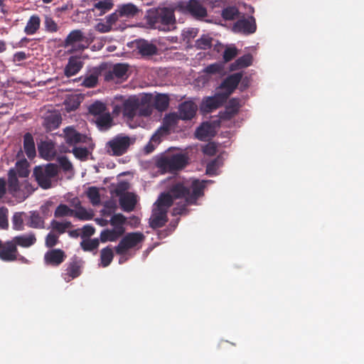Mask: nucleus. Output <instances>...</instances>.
Listing matches in <instances>:
<instances>
[{
  "mask_svg": "<svg viewBox=\"0 0 364 364\" xmlns=\"http://www.w3.org/2000/svg\"><path fill=\"white\" fill-rule=\"evenodd\" d=\"M100 240L97 238L85 239L80 242L82 249L85 252H92L97 249Z\"/></svg>",
  "mask_w": 364,
  "mask_h": 364,
  "instance_id": "nucleus-45",
  "label": "nucleus"
},
{
  "mask_svg": "<svg viewBox=\"0 0 364 364\" xmlns=\"http://www.w3.org/2000/svg\"><path fill=\"white\" fill-rule=\"evenodd\" d=\"M95 123L101 132L109 130L114 124L113 118L109 112L104 113L95 119Z\"/></svg>",
  "mask_w": 364,
  "mask_h": 364,
  "instance_id": "nucleus-25",
  "label": "nucleus"
},
{
  "mask_svg": "<svg viewBox=\"0 0 364 364\" xmlns=\"http://www.w3.org/2000/svg\"><path fill=\"white\" fill-rule=\"evenodd\" d=\"M155 165L161 173H173L171 155H163L158 157L155 161Z\"/></svg>",
  "mask_w": 364,
  "mask_h": 364,
  "instance_id": "nucleus-28",
  "label": "nucleus"
},
{
  "mask_svg": "<svg viewBox=\"0 0 364 364\" xmlns=\"http://www.w3.org/2000/svg\"><path fill=\"white\" fill-rule=\"evenodd\" d=\"M207 181L193 179L178 181L173 183L168 193H161L154 203L156 208H161L168 212L173 205V199L186 198L188 203L196 204L197 200L204 195Z\"/></svg>",
  "mask_w": 364,
  "mask_h": 364,
  "instance_id": "nucleus-1",
  "label": "nucleus"
},
{
  "mask_svg": "<svg viewBox=\"0 0 364 364\" xmlns=\"http://www.w3.org/2000/svg\"><path fill=\"white\" fill-rule=\"evenodd\" d=\"M181 119L176 112H171L165 115L163 119L162 129L166 132L175 128Z\"/></svg>",
  "mask_w": 364,
  "mask_h": 364,
  "instance_id": "nucleus-32",
  "label": "nucleus"
},
{
  "mask_svg": "<svg viewBox=\"0 0 364 364\" xmlns=\"http://www.w3.org/2000/svg\"><path fill=\"white\" fill-rule=\"evenodd\" d=\"M203 151L208 156H214L217 152V147L214 144L210 143L203 147Z\"/></svg>",
  "mask_w": 364,
  "mask_h": 364,
  "instance_id": "nucleus-63",
  "label": "nucleus"
},
{
  "mask_svg": "<svg viewBox=\"0 0 364 364\" xmlns=\"http://www.w3.org/2000/svg\"><path fill=\"white\" fill-rule=\"evenodd\" d=\"M120 18H122V16L117 9L114 13L106 17V21L107 23L112 27V26L114 25Z\"/></svg>",
  "mask_w": 364,
  "mask_h": 364,
  "instance_id": "nucleus-60",
  "label": "nucleus"
},
{
  "mask_svg": "<svg viewBox=\"0 0 364 364\" xmlns=\"http://www.w3.org/2000/svg\"><path fill=\"white\" fill-rule=\"evenodd\" d=\"M100 73V68H95L90 75L84 78L82 85L88 88L95 87L97 84Z\"/></svg>",
  "mask_w": 364,
  "mask_h": 364,
  "instance_id": "nucleus-39",
  "label": "nucleus"
},
{
  "mask_svg": "<svg viewBox=\"0 0 364 364\" xmlns=\"http://www.w3.org/2000/svg\"><path fill=\"white\" fill-rule=\"evenodd\" d=\"M113 6L112 0H101L94 4V8L100 11L99 15H102L111 10Z\"/></svg>",
  "mask_w": 364,
  "mask_h": 364,
  "instance_id": "nucleus-46",
  "label": "nucleus"
},
{
  "mask_svg": "<svg viewBox=\"0 0 364 364\" xmlns=\"http://www.w3.org/2000/svg\"><path fill=\"white\" fill-rule=\"evenodd\" d=\"M58 242V236L53 232H49L46 237V246L52 248Z\"/></svg>",
  "mask_w": 364,
  "mask_h": 364,
  "instance_id": "nucleus-59",
  "label": "nucleus"
},
{
  "mask_svg": "<svg viewBox=\"0 0 364 364\" xmlns=\"http://www.w3.org/2000/svg\"><path fill=\"white\" fill-rule=\"evenodd\" d=\"M195 134L199 140L205 141L208 138L214 136L215 131L209 122H203L197 128Z\"/></svg>",
  "mask_w": 364,
  "mask_h": 364,
  "instance_id": "nucleus-26",
  "label": "nucleus"
},
{
  "mask_svg": "<svg viewBox=\"0 0 364 364\" xmlns=\"http://www.w3.org/2000/svg\"><path fill=\"white\" fill-rule=\"evenodd\" d=\"M229 0H220L218 6L222 8L220 15L225 21H234L240 16V11L238 8L230 4Z\"/></svg>",
  "mask_w": 364,
  "mask_h": 364,
  "instance_id": "nucleus-14",
  "label": "nucleus"
},
{
  "mask_svg": "<svg viewBox=\"0 0 364 364\" xmlns=\"http://www.w3.org/2000/svg\"><path fill=\"white\" fill-rule=\"evenodd\" d=\"M83 64L80 57H70L64 70L65 75L69 77L76 75L82 69Z\"/></svg>",
  "mask_w": 364,
  "mask_h": 364,
  "instance_id": "nucleus-23",
  "label": "nucleus"
},
{
  "mask_svg": "<svg viewBox=\"0 0 364 364\" xmlns=\"http://www.w3.org/2000/svg\"><path fill=\"white\" fill-rule=\"evenodd\" d=\"M50 151L51 148L48 144L43 143L38 146L39 154L45 158L48 157L50 156Z\"/></svg>",
  "mask_w": 364,
  "mask_h": 364,
  "instance_id": "nucleus-62",
  "label": "nucleus"
},
{
  "mask_svg": "<svg viewBox=\"0 0 364 364\" xmlns=\"http://www.w3.org/2000/svg\"><path fill=\"white\" fill-rule=\"evenodd\" d=\"M73 216L81 220H89L92 218L93 214L88 212L85 208L80 206L77 210H74Z\"/></svg>",
  "mask_w": 364,
  "mask_h": 364,
  "instance_id": "nucleus-53",
  "label": "nucleus"
},
{
  "mask_svg": "<svg viewBox=\"0 0 364 364\" xmlns=\"http://www.w3.org/2000/svg\"><path fill=\"white\" fill-rule=\"evenodd\" d=\"M197 111L196 105L192 101H185L178 106V115L182 120H189L194 117Z\"/></svg>",
  "mask_w": 364,
  "mask_h": 364,
  "instance_id": "nucleus-19",
  "label": "nucleus"
},
{
  "mask_svg": "<svg viewBox=\"0 0 364 364\" xmlns=\"http://www.w3.org/2000/svg\"><path fill=\"white\" fill-rule=\"evenodd\" d=\"M74 210L70 208L65 204H60L54 212V216L55 218H62L65 216H73Z\"/></svg>",
  "mask_w": 364,
  "mask_h": 364,
  "instance_id": "nucleus-48",
  "label": "nucleus"
},
{
  "mask_svg": "<svg viewBox=\"0 0 364 364\" xmlns=\"http://www.w3.org/2000/svg\"><path fill=\"white\" fill-rule=\"evenodd\" d=\"M65 142L70 146H74L79 143H86L87 137L77 132L73 127H68L64 129Z\"/></svg>",
  "mask_w": 364,
  "mask_h": 364,
  "instance_id": "nucleus-18",
  "label": "nucleus"
},
{
  "mask_svg": "<svg viewBox=\"0 0 364 364\" xmlns=\"http://www.w3.org/2000/svg\"><path fill=\"white\" fill-rule=\"evenodd\" d=\"M213 38L208 35H203L196 41V47L198 49L207 50L211 48Z\"/></svg>",
  "mask_w": 364,
  "mask_h": 364,
  "instance_id": "nucleus-44",
  "label": "nucleus"
},
{
  "mask_svg": "<svg viewBox=\"0 0 364 364\" xmlns=\"http://www.w3.org/2000/svg\"><path fill=\"white\" fill-rule=\"evenodd\" d=\"M60 167L65 171H68L72 169L73 166L70 161L65 156L61 157L59 160Z\"/></svg>",
  "mask_w": 364,
  "mask_h": 364,
  "instance_id": "nucleus-64",
  "label": "nucleus"
},
{
  "mask_svg": "<svg viewBox=\"0 0 364 364\" xmlns=\"http://www.w3.org/2000/svg\"><path fill=\"white\" fill-rule=\"evenodd\" d=\"M8 187L9 193L14 196L20 190L16 172L14 168L10 169L8 173Z\"/></svg>",
  "mask_w": 364,
  "mask_h": 364,
  "instance_id": "nucleus-33",
  "label": "nucleus"
},
{
  "mask_svg": "<svg viewBox=\"0 0 364 364\" xmlns=\"http://www.w3.org/2000/svg\"><path fill=\"white\" fill-rule=\"evenodd\" d=\"M66 259V255L61 249H52L44 255L45 263L53 267H58Z\"/></svg>",
  "mask_w": 364,
  "mask_h": 364,
  "instance_id": "nucleus-15",
  "label": "nucleus"
},
{
  "mask_svg": "<svg viewBox=\"0 0 364 364\" xmlns=\"http://www.w3.org/2000/svg\"><path fill=\"white\" fill-rule=\"evenodd\" d=\"M52 228L57 231L59 234L64 233L67 229L71 228L73 225L70 221H65L64 223L53 220L50 223Z\"/></svg>",
  "mask_w": 364,
  "mask_h": 364,
  "instance_id": "nucleus-47",
  "label": "nucleus"
},
{
  "mask_svg": "<svg viewBox=\"0 0 364 364\" xmlns=\"http://www.w3.org/2000/svg\"><path fill=\"white\" fill-rule=\"evenodd\" d=\"M136 48L139 53L144 57L152 56L158 53L156 46L144 39H139L136 41Z\"/></svg>",
  "mask_w": 364,
  "mask_h": 364,
  "instance_id": "nucleus-20",
  "label": "nucleus"
},
{
  "mask_svg": "<svg viewBox=\"0 0 364 364\" xmlns=\"http://www.w3.org/2000/svg\"><path fill=\"white\" fill-rule=\"evenodd\" d=\"M191 205L188 203L186 199L185 198V202L183 203L177 204L176 207L173 208L172 214L173 215H180L183 214H187L188 213V210L187 209V206Z\"/></svg>",
  "mask_w": 364,
  "mask_h": 364,
  "instance_id": "nucleus-58",
  "label": "nucleus"
},
{
  "mask_svg": "<svg viewBox=\"0 0 364 364\" xmlns=\"http://www.w3.org/2000/svg\"><path fill=\"white\" fill-rule=\"evenodd\" d=\"M140 101L136 97H129L123 102L122 113L128 118H133L139 107Z\"/></svg>",
  "mask_w": 364,
  "mask_h": 364,
  "instance_id": "nucleus-22",
  "label": "nucleus"
},
{
  "mask_svg": "<svg viewBox=\"0 0 364 364\" xmlns=\"http://www.w3.org/2000/svg\"><path fill=\"white\" fill-rule=\"evenodd\" d=\"M171 157L173 172L183 169L188 164V158L184 154H174Z\"/></svg>",
  "mask_w": 364,
  "mask_h": 364,
  "instance_id": "nucleus-30",
  "label": "nucleus"
},
{
  "mask_svg": "<svg viewBox=\"0 0 364 364\" xmlns=\"http://www.w3.org/2000/svg\"><path fill=\"white\" fill-rule=\"evenodd\" d=\"M88 112L91 115H93L96 118L109 111L107 110V106L105 103L100 101H95L89 106Z\"/></svg>",
  "mask_w": 364,
  "mask_h": 364,
  "instance_id": "nucleus-38",
  "label": "nucleus"
},
{
  "mask_svg": "<svg viewBox=\"0 0 364 364\" xmlns=\"http://www.w3.org/2000/svg\"><path fill=\"white\" fill-rule=\"evenodd\" d=\"M18 256V248L10 240L5 242H1L0 247V259L4 262H14L17 260Z\"/></svg>",
  "mask_w": 364,
  "mask_h": 364,
  "instance_id": "nucleus-12",
  "label": "nucleus"
},
{
  "mask_svg": "<svg viewBox=\"0 0 364 364\" xmlns=\"http://www.w3.org/2000/svg\"><path fill=\"white\" fill-rule=\"evenodd\" d=\"M87 197L93 205H97L100 203V195L97 187L92 186L89 188Z\"/></svg>",
  "mask_w": 364,
  "mask_h": 364,
  "instance_id": "nucleus-52",
  "label": "nucleus"
},
{
  "mask_svg": "<svg viewBox=\"0 0 364 364\" xmlns=\"http://www.w3.org/2000/svg\"><path fill=\"white\" fill-rule=\"evenodd\" d=\"M240 102V100L238 98L230 99L225 107V109L220 112V118L223 120H230L237 115L241 107Z\"/></svg>",
  "mask_w": 364,
  "mask_h": 364,
  "instance_id": "nucleus-16",
  "label": "nucleus"
},
{
  "mask_svg": "<svg viewBox=\"0 0 364 364\" xmlns=\"http://www.w3.org/2000/svg\"><path fill=\"white\" fill-rule=\"evenodd\" d=\"M117 9L122 18H134L140 12V9L131 3L119 5Z\"/></svg>",
  "mask_w": 364,
  "mask_h": 364,
  "instance_id": "nucleus-31",
  "label": "nucleus"
},
{
  "mask_svg": "<svg viewBox=\"0 0 364 364\" xmlns=\"http://www.w3.org/2000/svg\"><path fill=\"white\" fill-rule=\"evenodd\" d=\"M235 33H240L245 35L254 33L257 30L255 18L252 16L245 18L244 16L237 19L232 26Z\"/></svg>",
  "mask_w": 364,
  "mask_h": 364,
  "instance_id": "nucleus-9",
  "label": "nucleus"
},
{
  "mask_svg": "<svg viewBox=\"0 0 364 364\" xmlns=\"http://www.w3.org/2000/svg\"><path fill=\"white\" fill-rule=\"evenodd\" d=\"M58 173V166L54 164H48L45 166H37L33 168V176L38 186L43 189L51 187L52 179Z\"/></svg>",
  "mask_w": 364,
  "mask_h": 364,
  "instance_id": "nucleus-3",
  "label": "nucleus"
},
{
  "mask_svg": "<svg viewBox=\"0 0 364 364\" xmlns=\"http://www.w3.org/2000/svg\"><path fill=\"white\" fill-rule=\"evenodd\" d=\"M181 8L185 11L190 14L196 18L200 19L208 16L207 9L203 4L198 0H189L183 2Z\"/></svg>",
  "mask_w": 364,
  "mask_h": 364,
  "instance_id": "nucleus-8",
  "label": "nucleus"
},
{
  "mask_svg": "<svg viewBox=\"0 0 364 364\" xmlns=\"http://www.w3.org/2000/svg\"><path fill=\"white\" fill-rule=\"evenodd\" d=\"M227 95L217 92L213 96L208 97L203 101L205 111L210 112L222 106L227 101Z\"/></svg>",
  "mask_w": 364,
  "mask_h": 364,
  "instance_id": "nucleus-13",
  "label": "nucleus"
},
{
  "mask_svg": "<svg viewBox=\"0 0 364 364\" xmlns=\"http://www.w3.org/2000/svg\"><path fill=\"white\" fill-rule=\"evenodd\" d=\"M127 220L126 217L122 213H117L112 215L110 219V225L114 227V229L119 230L121 228L124 230V233L125 232V228L124 225L125 224Z\"/></svg>",
  "mask_w": 364,
  "mask_h": 364,
  "instance_id": "nucleus-43",
  "label": "nucleus"
},
{
  "mask_svg": "<svg viewBox=\"0 0 364 364\" xmlns=\"http://www.w3.org/2000/svg\"><path fill=\"white\" fill-rule=\"evenodd\" d=\"M23 150L30 159H32L36 155L34 139L33 135L29 132L23 135Z\"/></svg>",
  "mask_w": 364,
  "mask_h": 364,
  "instance_id": "nucleus-27",
  "label": "nucleus"
},
{
  "mask_svg": "<svg viewBox=\"0 0 364 364\" xmlns=\"http://www.w3.org/2000/svg\"><path fill=\"white\" fill-rule=\"evenodd\" d=\"M168 221L167 212L161 208H154L149 219V225L153 229L163 227Z\"/></svg>",
  "mask_w": 364,
  "mask_h": 364,
  "instance_id": "nucleus-17",
  "label": "nucleus"
},
{
  "mask_svg": "<svg viewBox=\"0 0 364 364\" xmlns=\"http://www.w3.org/2000/svg\"><path fill=\"white\" fill-rule=\"evenodd\" d=\"M95 232V228L91 225H85L82 228V237H89L94 235Z\"/></svg>",
  "mask_w": 364,
  "mask_h": 364,
  "instance_id": "nucleus-61",
  "label": "nucleus"
},
{
  "mask_svg": "<svg viewBox=\"0 0 364 364\" xmlns=\"http://www.w3.org/2000/svg\"><path fill=\"white\" fill-rule=\"evenodd\" d=\"M24 213H15L12 217V226L15 230H24V223L23 215Z\"/></svg>",
  "mask_w": 364,
  "mask_h": 364,
  "instance_id": "nucleus-49",
  "label": "nucleus"
},
{
  "mask_svg": "<svg viewBox=\"0 0 364 364\" xmlns=\"http://www.w3.org/2000/svg\"><path fill=\"white\" fill-rule=\"evenodd\" d=\"M130 145V139L127 136H117L107 143L106 146L112 151L114 156H122L128 149Z\"/></svg>",
  "mask_w": 364,
  "mask_h": 364,
  "instance_id": "nucleus-6",
  "label": "nucleus"
},
{
  "mask_svg": "<svg viewBox=\"0 0 364 364\" xmlns=\"http://www.w3.org/2000/svg\"><path fill=\"white\" fill-rule=\"evenodd\" d=\"M154 107L160 111H165L169 105V97L165 94H159L154 98Z\"/></svg>",
  "mask_w": 364,
  "mask_h": 364,
  "instance_id": "nucleus-41",
  "label": "nucleus"
},
{
  "mask_svg": "<svg viewBox=\"0 0 364 364\" xmlns=\"http://www.w3.org/2000/svg\"><path fill=\"white\" fill-rule=\"evenodd\" d=\"M72 152L77 159L81 161L87 160L89 155V151L86 147L75 146Z\"/></svg>",
  "mask_w": 364,
  "mask_h": 364,
  "instance_id": "nucleus-55",
  "label": "nucleus"
},
{
  "mask_svg": "<svg viewBox=\"0 0 364 364\" xmlns=\"http://www.w3.org/2000/svg\"><path fill=\"white\" fill-rule=\"evenodd\" d=\"M136 202V196L133 193L127 192L119 198V205L125 212L132 211Z\"/></svg>",
  "mask_w": 364,
  "mask_h": 364,
  "instance_id": "nucleus-24",
  "label": "nucleus"
},
{
  "mask_svg": "<svg viewBox=\"0 0 364 364\" xmlns=\"http://www.w3.org/2000/svg\"><path fill=\"white\" fill-rule=\"evenodd\" d=\"M11 240L15 245L16 247L19 246L23 248H28L36 242V237L34 233L29 232L28 234L15 236Z\"/></svg>",
  "mask_w": 364,
  "mask_h": 364,
  "instance_id": "nucleus-21",
  "label": "nucleus"
},
{
  "mask_svg": "<svg viewBox=\"0 0 364 364\" xmlns=\"http://www.w3.org/2000/svg\"><path fill=\"white\" fill-rule=\"evenodd\" d=\"M252 63V56L251 54H245L237 58L233 63L230 65L231 70H236L238 69L247 68Z\"/></svg>",
  "mask_w": 364,
  "mask_h": 364,
  "instance_id": "nucleus-35",
  "label": "nucleus"
},
{
  "mask_svg": "<svg viewBox=\"0 0 364 364\" xmlns=\"http://www.w3.org/2000/svg\"><path fill=\"white\" fill-rule=\"evenodd\" d=\"M62 121L61 116L56 113H52L44 119V125L49 130L57 129Z\"/></svg>",
  "mask_w": 364,
  "mask_h": 364,
  "instance_id": "nucleus-37",
  "label": "nucleus"
},
{
  "mask_svg": "<svg viewBox=\"0 0 364 364\" xmlns=\"http://www.w3.org/2000/svg\"><path fill=\"white\" fill-rule=\"evenodd\" d=\"M221 166V159L218 156L210 161L206 166V173L210 176H214L217 173V170Z\"/></svg>",
  "mask_w": 364,
  "mask_h": 364,
  "instance_id": "nucleus-51",
  "label": "nucleus"
},
{
  "mask_svg": "<svg viewBox=\"0 0 364 364\" xmlns=\"http://www.w3.org/2000/svg\"><path fill=\"white\" fill-rule=\"evenodd\" d=\"M129 68V65L127 63H117L113 65L112 70L104 73V79L107 82L112 81L115 78L127 79Z\"/></svg>",
  "mask_w": 364,
  "mask_h": 364,
  "instance_id": "nucleus-11",
  "label": "nucleus"
},
{
  "mask_svg": "<svg viewBox=\"0 0 364 364\" xmlns=\"http://www.w3.org/2000/svg\"><path fill=\"white\" fill-rule=\"evenodd\" d=\"M144 238V234L140 232H129L122 238L115 247V252L118 255H124L129 250L142 242Z\"/></svg>",
  "mask_w": 364,
  "mask_h": 364,
  "instance_id": "nucleus-5",
  "label": "nucleus"
},
{
  "mask_svg": "<svg viewBox=\"0 0 364 364\" xmlns=\"http://www.w3.org/2000/svg\"><path fill=\"white\" fill-rule=\"evenodd\" d=\"M8 209L6 207L0 208V228L6 230L9 228Z\"/></svg>",
  "mask_w": 364,
  "mask_h": 364,
  "instance_id": "nucleus-57",
  "label": "nucleus"
},
{
  "mask_svg": "<svg viewBox=\"0 0 364 364\" xmlns=\"http://www.w3.org/2000/svg\"><path fill=\"white\" fill-rule=\"evenodd\" d=\"M242 79V73H236L228 76L220 85V88L224 90V92H222V93L224 95H227L228 99L229 96L237 88Z\"/></svg>",
  "mask_w": 364,
  "mask_h": 364,
  "instance_id": "nucleus-10",
  "label": "nucleus"
},
{
  "mask_svg": "<svg viewBox=\"0 0 364 364\" xmlns=\"http://www.w3.org/2000/svg\"><path fill=\"white\" fill-rule=\"evenodd\" d=\"M90 43L89 38L79 29L70 31L64 41V46H72V51H82L87 48Z\"/></svg>",
  "mask_w": 364,
  "mask_h": 364,
  "instance_id": "nucleus-4",
  "label": "nucleus"
},
{
  "mask_svg": "<svg viewBox=\"0 0 364 364\" xmlns=\"http://www.w3.org/2000/svg\"><path fill=\"white\" fill-rule=\"evenodd\" d=\"M124 235V230L121 228L116 229H105L100 233V241L102 242H114L117 240L121 236Z\"/></svg>",
  "mask_w": 364,
  "mask_h": 364,
  "instance_id": "nucleus-29",
  "label": "nucleus"
},
{
  "mask_svg": "<svg viewBox=\"0 0 364 364\" xmlns=\"http://www.w3.org/2000/svg\"><path fill=\"white\" fill-rule=\"evenodd\" d=\"M83 260L77 257L73 256L70 261L66 264L67 267L65 272L62 274V277L66 282H70L72 279L78 277L81 274V269L83 266Z\"/></svg>",
  "mask_w": 364,
  "mask_h": 364,
  "instance_id": "nucleus-7",
  "label": "nucleus"
},
{
  "mask_svg": "<svg viewBox=\"0 0 364 364\" xmlns=\"http://www.w3.org/2000/svg\"><path fill=\"white\" fill-rule=\"evenodd\" d=\"M149 28L168 31L175 27L176 17L174 9L169 7H158L150 9L145 16Z\"/></svg>",
  "mask_w": 364,
  "mask_h": 364,
  "instance_id": "nucleus-2",
  "label": "nucleus"
},
{
  "mask_svg": "<svg viewBox=\"0 0 364 364\" xmlns=\"http://www.w3.org/2000/svg\"><path fill=\"white\" fill-rule=\"evenodd\" d=\"M45 29L50 33L57 32L59 29L58 24L50 16H46L44 21Z\"/></svg>",
  "mask_w": 364,
  "mask_h": 364,
  "instance_id": "nucleus-54",
  "label": "nucleus"
},
{
  "mask_svg": "<svg viewBox=\"0 0 364 364\" xmlns=\"http://www.w3.org/2000/svg\"><path fill=\"white\" fill-rule=\"evenodd\" d=\"M238 53V50L235 46L228 47L225 48L223 53V60L225 62L228 63L232 60L235 57L237 56Z\"/></svg>",
  "mask_w": 364,
  "mask_h": 364,
  "instance_id": "nucleus-56",
  "label": "nucleus"
},
{
  "mask_svg": "<svg viewBox=\"0 0 364 364\" xmlns=\"http://www.w3.org/2000/svg\"><path fill=\"white\" fill-rule=\"evenodd\" d=\"M28 226L32 228L43 229L45 227L44 220L41 217L36 211L31 212Z\"/></svg>",
  "mask_w": 364,
  "mask_h": 364,
  "instance_id": "nucleus-40",
  "label": "nucleus"
},
{
  "mask_svg": "<svg viewBox=\"0 0 364 364\" xmlns=\"http://www.w3.org/2000/svg\"><path fill=\"white\" fill-rule=\"evenodd\" d=\"M29 164L26 159L18 161L16 163V175L21 178H26L29 174L28 170Z\"/></svg>",
  "mask_w": 364,
  "mask_h": 364,
  "instance_id": "nucleus-42",
  "label": "nucleus"
},
{
  "mask_svg": "<svg viewBox=\"0 0 364 364\" xmlns=\"http://www.w3.org/2000/svg\"><path fill=\"white\" fill-rule=\"evenodd\" d=\"M114 252L110 246H107L100 251V265L102 267H108L112 262Z\"/></svg>",
  "mask_w": 364,
  "mask_h": 364,
  "instance_id": "nucleus-36",
  "label": "nucleus"
},
{
  "mask_svg": "<svg viewBox=\"0 0 364 364\" xmlns=\"http://www.w3.org/2000/svg\"><path fill=\"white\" fill-rule=\"evenodd\" d=\"M80 102L81 101L78 96L73 95L65 100V105L68 111H74L79 107Z\"/></svg>",
  "mask_w": 364,
  "mask_h": 364,
  "instance_id": "nucleus-50",
  "label": "nucleus"
},
{
  "mask_svg": "<svg viewBox=\"0 0 364 364\" xmlns=\"http://www.w3.org/2000/svg\"><path fill=\"white\" fill-rule=\"evenodd\" d=\"M41 25V19L40 17L37 15H32L24 28V32L27 35H33L39 29Z\"/></svg>",
  "mask_w": 364,
  "mask_h": 364,
  "instance_id": "nucleus-34",
  "label": "nucleus"
}]
</instances>
